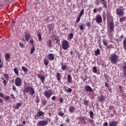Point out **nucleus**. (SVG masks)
Masks as SVG:
<instances>
[{
    "label": "nucleus",
    "mask_w": 126,
    "mask_h": 126,
    "mask_svg": "<svg viewBox=\"0 0 126 126\" xmlns=\"http://www.w3.org/2000/svg\"><path fill=\"white\" fill-rule=\"evenodd\" d=\"M60 73H57L56 77H60Z\"/></svg>",
    "instance_id": "69168bd1"
},
{
    "label": "nucleus",
    "mask_w": 126,
    "mask_h": 126,
    "mask_svg": "<svg viewBox=\"0 0 126 126\" xmlns=\"http://www.w3.org/2000/svg\"><path fill=\"white\" fill-rule=\"evenodd\" d=\"M43 115H44V112L42 111H38L36 114V116L37 117H41V116H43Z\"/></svg>",
    "instance_id": "412c9836"
},
{
    "label": "nucleus",
    "mask_w": 126,
    "mask_h": 126,
    "mask_svg": "<svg viewBox=\"0 0 126 126\" xmlns=\"http://www.w3.org/2000/svg\"><path fill=\"white\" fill-rule=\"evenodd\" d=\"M30 43H31V44H33V43H34V41L33 40V39H31V40L30 41Z\"/></svg>",
    "instance_id": "0e129e2a"
},
{
    "label": "nucleus",
    "mask_w": 126,
    "mask_h": 126,
    "mask_svg": "<svg viewBox=\"0 0 126 126\" xmlns=\"http://www.w3.org/2000/svg\"><path fill=\"white\" fill-rule=\"evenodd\" d=\"M47 125H48V122L44 120L40 121L38 123V125L40 126H45Z\"/></svg>",
    "instance_id": "6e6552de"
},
{
    "label": "nucleus",
    "mask_w": 126,
    "mask_h": 126,
    "mask_svg": "<svg viewBox=\"0 0 126 126\" xmlns=\"http://www.w3.org/2000/svg\"><path fill=\"white\" fill-rule=\"evenodd\" d=\"M30 38H31V36L29 33H27L25 35V39L27 42H28V41L30 40Z\"/></svg>",
    "instance_id": "ddd939ff"
},
{
    "label": "nucleus",
    "mask_w": 126,
    "mask_h": 126,
    "mask_svg": "<svg viewBox=\"0 0 126 126\" xmlns=\"http://www.w3.org/2000/svg\"><path fill=\"white\" fill-rule=\"evenodd\" d=\"M98 100L100 102H102L105 100V96L104 95H100L98 96Z\"/></svg>",
    "instance_id": "a211bd4d"
},
{
    "label": "nucleus",
    "mask_w": 126,
    "mask_h": 126,
    "mask_svg": "<svg viewBox=\"0 0 126 126\" xmlns=\"http://www.w3.org/2000/svg\"><path fill=\"white\" fill-rule=\"evenodd\" d=\"M47 46H48L49 48H52V41L49 39L47 41Z\"/></svg>",
    "instance_id": "f3484780"
},
{
    "label": "nucleus",
    "mask_w": 126,
    "mask_h": 126,
    "mask_svg": "<svg viewBox=\"0 0 126 126\" xmlns=\"http://www.w3.org/2000/svg\"><path fill=\"white\" fill-rule=\"evenodd\" d=\"M124 72V75L126 77V71H123Z\"/></svg>",
    "instance_id": "774afa93"
},
{
    "label": "nucleus",
    "mask_w": 126,
    "mask_h": 126,
    "mask_svg": "<svg viewBox=\"0 0 126 126\" xmlns=\"http://www.w3.org/2000/svg\"><path fill=\"white\" fill-rule=\"evenodd\" d=\"M62 48L63 50H67L69 48V44L67 41L64 40L62 42Z\"/></svg>",
    "instance_id": "f03ea898"
},
{
    "label": "nucleus",
    "mask_w": 126,
    "mask_h": 126,
    "mask_svg": "<svg viewBox=\"0 0 126 126\" xmlns=\"http://www.w3.org/2000/svg\"><path fill=\"white\" fill-rule=\"evenodd\" d=\"M93 72H94V73H97V67H96L95 66L93 68Z\"/></svg>",
    "instance_id": "473e14b6"
},
{
    "label": "nucleus",
    "mask_w": 126,
    "mask_h": 126,
    "mask_svg": "<svg viewBox=\"0 0 126 126\" xmlns=\"http://www.w3.org/2000/svg\"><path fill=\"white\" fill-rule=\"evenodd\" d=\"M30 93L31 95H34V94H35V91H34V89H33V88L31 87V89L30 90Z\"/></svg>",
    "instance_id": "aec40b11"
},
{
    "label": "nucleus",
    "mask_w": 126,
    "mask_h": 126,
    "mask_svg": "<svg viewBox=\"0 0 126 126\" xmlns=\"http://www.w3.org/2000/svg\"><path fill=\"white\" fill-rule=\"evenodd\" d=\"M68 38L69 39H72V38H73V33H70L68 35Z\"/></svg>",
    "instance_id": "58836bf2"
},
{
    "label": "nucleus",
    "mask_w": 126,
    "mask_h": 126,
    "mask_svg": "<svg viewBox=\"0 0 126 126\" xmlns=\"http://www.w3.org/2000/svg\"><path fill=\"white\" fill-rule=\"evenodd\" d=\"M12 90H13V91H16V87H15V86H13L12 87Z\"/></svg>",
    "instance_id": "864d4df0"
},
{
    "label": "nucleus",
    "mask_w": 126,
    "mask_h": 126,
    "mask_svg": "<svg viewBox=\"0 0 126 126\" xmlns=\"http://www.w3.org/2000/svg\"><path fill=\"white\" fill-rule=\"evenodd\" d=\"M84 27H85V25L84 23H82L80 25V30H83L84 29Z\"/></svg>",
    "instance_id": "cd10ccee"
},
{
    "label": "nucleus",
    "mask_w": 126,
    "mask_h": 126,
    "mask_svg": "<svg viewBox=\"0 0 126 126\" xmlns=\"http://www.w3.org/2000/svg\"><path fill=\"white\" fill-rule=\"evenodd\" d=\"M50 91H51V90L46 91L44 92V96H45L47 99H50L51 96H52V93H49Z\"/></svg>",
    "instance_id": "0eeeda50"
},
{
    "label": "nucleus",
    "mask_w": 126,
    "mask_h": 126,
    "mask_svg": "<svg viewBox=\"0 0 126 126\" xmlns=\"http://www.w3.org/2000/svg\"><path fill=\"white\" fill-rule=\"evenodd\" d=\"M85 89L87 92H92L93 91V89L91 88L90 86H86Z\"/></svg>",
    "instance_id": "f8f14e48"
},
{
    "label": "nucleus",
    "mask_w": 126,
    "mask_h": 126,
    "mask_svg": "<svg viewBox=\"0 0 126 126\" xmlns=\"http://www.w3.org/2000/svg\"><path fill=\"white\" fill-rule=\"evenodd\" d=\"M103 44L104 46H107V43H106V42H105L104 40H103Z\"/></svg>",
    "instance_id": "13d9d810"
},
{
    "label": "nucleus",
    "mask_w": 126,
    "mask_h": 126,
    "mask_svg": "<svg viewBox=\"0 0 126 126\" xmlns=\"http://www.w3.org/2000/svg\"><path fill=\"white\" fill-rule=\"evenodd\" d=\"M67 81L69 83H71L72 82V78H71V75L69 74H67Z\"/></svg>",
    "instance_id": "9b49d317"
},
{
    "label": "nucleus",
    "mask_w": 126,
    "mask_h": 126,
    "mask_svg": "<svg viewBox=\"0 0 126 126\" xmlns=\"http://www.w3.org/2000/svg\"><path fill=\"white\" fill-rule=\"evenodd\" d=\"M65 91H67V93H71L72 91V90L68 87H66V88H65Z\"/></svg>",
    "instance_id": "5701e85b"
},
{
    "label": "nucleus",
    "mask_w": 126,
    "mask_h": 126,
    "mask_svg": "<svg viewBox=\"0 0 126 126\" xmlns=\"http://www.w3.org/2000/svg\"><path fill=\"white\" fill-rule=\"evenodd\" d=\"M10 58V56L9 55V54L7 53L5 54V59L6 61H7L9 58Z\"/></svg>",
    "instance_id": "2f4dec72"
},
{
    "label": "nucleus",
    "mask_w": 126,
    "mask_h": 126,
    "mask_svg": "<svg viewBox=\"0 0 126 126\" xmlns=\"http://www.w3.org/2000/svg\"><path fill=\"white\" fill-rule=\"evenodd\" d=\"M87 26L88 28H90L91 27V24H90V22L87 23Z\"/></svg>",
    "instance_id": "c03bdc74"
},
{
    "label": "nucleus",
    "mask_w": 126,
    "mask_h": 126,
    "mask_svg": "<svg viewBox=\"0 0 126 126\" xmlns=\"http://www.w3.org/2000/svg\"><path fill=\"white\" fill-rule=\"evenodd\" d=\"M110 60L112 64H115L118 63V61H119V56L116 54H112L111 55Z\"/></svg>",
    "instance_id": "f257e3e1"
},
{
    "label": "nucleus",
    "mask_w": 126,
    "mask_h": 126,
    "mask_svg": "<svg viewBox=\"0 0 126 126\" xmlns=\"http://www.w3.org/2000/svg\"><path fill=\"white\" fill-rule=\"evenodd\" d=\"M123 48L124 50H126V38L125 39L123 42Z\"/></svg>",
    "instance_id": "7c9ffc66"
},
{
    "label": "nucleus",
    "mask_w": 126,
    "mask_h": 126,
    "mask_svg": "<svg viewBox=\"0 0 126 126\" xmlns=\"http://www.w3.org/2000/svg\"><path fill=\"white\" fill-rule=\"evenodd\" d=\"M22 69L24 71V72H25V73H27V72H28V69L25 67V66H23L22 67Z\"/></svg>",
    "instance_id": "4be33fe9"
},
{
    "label": "nucleus",
    "mask_w": 126,
    "mask_h": 126,
    "mask_svg": "<svg viewBox=\"0 0 126 126\" xmlns=\"http://www.w3.org/2000/svg\"><path fill=\"white\" fill-rule=\"evenodd\" d=\"M90 115L91 119H94V113L92 111H90Z\"/></svg>",
    "instance_id": "c85d7f7f"
},
{
    "label": "nucleus",
    "mask_w": 126,
    "mask_h": 126,
    "mask_svg": "<svg viewBox=\"0 0 126 126\" xmlns=\"http://www.w3.org/2000/svg\"><path fill=\"white\" fill-rule=\"evenodd\" d=\"M105 86L106 87H109V84L107 83H105Z\"/></svg>",
    "instance_id": "338daca9"
},
{
    "label": "nucleus",
    "mask_w": 126,
    "mask_h": 126,
    "mask_svg": "<svg viewBox=\"0 0 126 126\" xmlns=\"http://www.w3.org/2000/svg\"><path fill=\"white\" fill-rule=\"evenodd\" d=\"M116 12L118 16H124V15H125V10L122 8H117Z\"/></svg>",
    "instance_id": "20e7f679"
},
{
    "label": "nucleus",
    "mask_w": 126,
    "mask_h": 126,
    "mask_svg": "<svg viewBox=\"0 0 126 126\" xmlns=\"http://www.w3.org/2000/svg\"><path fill=\"white\" fill-rule=\"evenodd\" d=\"M10 96H11V99H15V96H14V94H11Z\"/></svg>",
    "instance_id": "3c124183"
},
{
    "label": "nucleus",
    "mask_w": 126,
    "mask_h": 126,
    "mask_svg": "<svg viewBox=\"0 0 126 126\" xmlns=\"http://www.w3.org/2000/svg\"><path fill=\"white\" fill-rule=\"evenodd\" d=\"M59 101H60V103H63V98H60Z\"/></svg>",
    "instance_id": "bf43d9fd"
},
{
    "label": "nucleus",
    "mask_w": 126,
    "mask_h": 126,
    "mask_svg": "<svg viewBox=\"0 0 126 126\" xmlns=\"http://www.w3.org/2000/svg\"><path fill=\"white\" fill-rule=\"evenodd\" d=\"M88 121H89V122L91 123V124H92L93 123V120H91L90 119H89L88 120Z\"/></svg>",
    "instance_id": "6e6d98bb"
},
{
    "label": "nucleus",
    "mask_w": 126,
    "mask_h": 126,
    "mask_svg": "<svg viewBox=\"0 0 126 126\" xmlns=\"http://www.w3.org/2000/svg\"><path fill=\"white\" fill-rule=\"evenodd\" d=\"M15 84L16 86H18V87H20L21 86V84H22V80L20 77H17L15 79Z\"/></svg>",
    "instance_id": "7ed1b4c3"
},
{
    "label": "nucleus",
    "mask_w": 126,
    "mask_h": 126,
    "mask_svg": "<svg viewBox=\"0 0 126 126\" xmlns=\"http://www.w3.org/2000/svg\"><path fill=\"white\" fill-rule=\"evenodd\" d=\"M35 52V46H32V49H31L30 54L31 55H32L33 53Z\"/></svg>",
    "instance_id": "c756f323"
},
{
    "label": "nucleus",
    "mask_w": 126,
    "mask_h": 126,
    "mask_svg": "<svg viewBox=\"0 0 126 126\" xmlns=\"http://www.w3.org/2000/svg\"><path fill=\"white\" fill-rule=\"evenodd\" d=\"M100 2L102 4L103 7L105 8V9H107L108 8V3L107 2V1L105 0H100Z\"/></svg>",
    "instance_id": "423d86ee"
},
{
    "label": "nucleus",
    "mask_w": 126,
    "mask_h": 126,
    "mask_svg": "<svg viewBox=\"0 0 126 126\" xmlns=\"http://www.w3.org/2000/svg\"><path fill=\"white\" fill-rule=\"evenodd\" d=\"M51 99L53 101H55V100H56V96H53Z\"/></svg>",
    "instance_id": "052dcab7"
},
{
    "label": "nucleus",
    "mask_w": 126,
    "mask_h": 126,
    "mask_svg": "<svg viewBox=\"0 0 126 126\" xmlns=\"http://www.w3.org/2000/svg\"><path fill=\"white\" fill-rule=\"evenodd\" d=\"M75 110V107H74V106H70L69 107V112H70V113H73Z\"/></svg>",
    "instance_id": "dca6fc26"
},
{
    "label": "nucleus",
    "mask_w": 126,
    "mask_h": 126,
    "mask_svg": "<svg viewBox=\"0 0 126 126\" xmlns=\"http://www.w3.org/2000/svg\"><path fill=\"white\" fill-rule=\"evenodd\" d=\"M48 59L50 61H54L55 60V56L53 54H50L48 55Z\"/></svg>",
    "instance_id": "4468645a"
},
{
    "label": "nucleus",
    "mask_w": 126,
    "mask_h": 126,
    "mask_svg": "<svg viewBox=\"0 0 126 126\" xmlns=\"http://www.w3.org/2000/svg\"><path fill=\"white\" fill-rule=\"evenodd\" d=\"M118 122L117 121H113L109 123V126H117Z\"/></svg>",
    "instance_id": "2eb2a0df"
},
{
    "label": "nucleus",
    "mask_w": 126,
    "mask_h": 126,
    "mask_svg": "<svg viewBox=\"0 0 126 126\" xmlns=\"http://www.w3.org/2000/svg\"><path fill=\"white\" fill-rule=\"evenodd\" d=\"M96 21L97 23H102V17H101V15H97L96 16Z\"/></svg>",
    "instance_id": "1a4fd4ad"
},
{
    "label": "nucleus",
    "mask_w": 126,
    "mask_h": 126,
    "mask_svg": "<svg viewBox=\"0 0 126 126\" xmlns=\"http://www.w3.org/2000/svg\"><path fill=\"white\" fill-rule=\"evenodd\" d=\"M66 67H67V66H66V65H62V69H63V70H65V69L66 68Z\"/></svg>",
    "instance_id": "37998d69"
},
{
    "label": "nucleus",
    "mask_w": 126,
    "mask_h": 126,
    "mask_svg": "<svg viewBox=\"0 0 126 126\" xmlns=\"http://www.w3.org/2000/svg\"><path fill=\"white\" fill-rule=\"evenodd\" d=\"M123 71H126V65L123 67Z\"/></svg>",
    "instance_id": "4d7b16f0"
},
{
    "label": "nucleus",
    "mask_w": 126,
    "mask_h": 126,
    "mask_svg": "<svg viewBox=\"0 0 126 126\" xmlns=\"http://www.w3.org/2000/svg\"><path fill=\"white\" fill-rule=\"evenodd\" d=\"M20 106H21V103H18L16 104L15 106V110H18V109H19V107H20Z\"/></svg>",
    "instance_id": "b1692460"
},
{
    "label": "nucleus",
    "mask_w": 126,
    "mask_h": 126,
    "mask_svg": "<svg viewBox=\"0 0 126 126\" xmlns=\"http://www.w3.org/2000/svg\"><path fill=\"white\" fill-rule=\"evenodd\" d=\"M109 28L110 30V32H114L115 29V25H114V21H111L108 24Z\"/></svg>",
    "instance_id": "39448f33"
},
{
    "label": "nucleus",
    "mask_w": 126,
    "mask_h": 126,
    "mask_svg": "<svg viewBox=\"0 0 126 126\" xmlns=\"http://www.w3.org/2000/svg\"><path fill=\"white\" fill-rule=\"evenodd\" d=\"M19 46L21 48H24V44L22 43H20Z\"/></svg>",
    "instance_id": "a18cd8bd"
},
{
    "label": "nucleus",
    "mask_w": 126,
    "mask_h": 126,
    "mask_svg": "<svg viewBox=\"0 0 126 126\" xmlns=\"http://www.w3.org/2000/svg\"><path fill=\"white\" fill-rule=\"evenodd\" d=\"M95 4H96V5H99L100 4V2H99V1L98 0H96Z\"/></svg>",
    "instance_id": "603ef678"
},
{
    "label": "nucleus",
    "mask_w": 126,
    "mask_h": 126,
    "mask_svg": "<svg viewBox=\"0 0 126 126\" xmlns=\"http://www.w3.org/2000/svg\"><path fill=\"white\" fill-rule=\"evenodd\" d=\"M42 104L43 106H45V105L47 104V100H46L45 99H44L43 100H42Z\"/></svg>",
    "instance_id": "a19ab883"
},
{
    "label": "nucleus",
    "mask_w": 126,
    "mask_h": 126,
    "mask_svg": "<svg viewBox=\"0 0 126 126\" xmlns=\"http://www.w3.org/2000/svg\"><path fill=\"white\" fill-rule=\"evenodd\" d=\"M43 62L45 65L47 66L48 64H49V62H48V60L47 59H43Z\"/></svg>",
    "instance_id": "bb28decb"
},
{
    "label": "nucleus",
    "mask_w": 126,
    "mask_h": 126,
    "mask_svg": "<svg viewBox=\"0 0 126 126\" xmlns=\"http://www.w3.org/2000/svg\"><path fill=\"white\" fill-rule=\"evenodd\" d=\"M80 18H81V17L79 16L78 18H77L76 20L77 23H78V22H79V21H80Z\"/></svg>",
    "instance_id": "de8ad7c7"
},
{
    "label": "nucleus",
    "mask_w": 126,
    "mask_h": 126,
    "mask_svg": "<svg viewBox=\"0 0 126 126\" xmlns=\"http://www.w3.org/2000/svg\"><path fill=\"white\" fill-rule=\"evenodd\" d=\"M103 126H108V123L105 122V123L103 124Z\"/></svg>",
    "instance_id": "e2e57ef3"
},
{
    "label": "nucleus",
    "mask_w": 126,
    "mask_h": 126,
    "mask_svg": "<svg viewBox=\"0 0 126 126\" xmlns=\"http://www.w3.org/2000/svg\"><path fill=\"white\" fill-rule=\"evenodd\" d=\"M14 71L15 74L18 75V70H17V68H14Z\"/></svg>",
    "instance_id": "79ce46f5"
},
{
    "label": "nucleus",
    "mask_w": 126,
    "mask_h": 126,
    "mask_svg": "<svg viewBox=\"0 0 126 126\" xmlns=\"http://www.w3.org/2000/svg\"><path fill=\"white\" fill-rule=\"evenodd\" d=\"M38 77L40 79V81H41L42 83H44L45 82V76L41 75L38 74Z\"/></svg>",
    "instance_id": "9d476101"
},
{
    "label": "nucleus",
    "mask_w": 126,
    "mask_h": 126,
    "mask_svg": "<svg viewBox=\"0 0 126 126\" xmlns=\"http://www.w3.org/2000/svg\"><path fill=\"white\" fill-rule=\"evenodd\" d=\"M31 89V87H26L24 90V92H26V93H29V92H30Z\"/></svg>",
    "instance_id": "6ab92c4d"
},
{
    "label": "nucleus",
    "mask_w": 126,
    "mask_h": 126,
    "mask_svg": "<svg viewBox=\"0 0 126 126\" xmlns=\"http://www.w3.org/2000/svg\"><path fill=\"white\" fill-rule=\"evenodd\" d=\"M89 102V101L87 100H84V105H85V106H87L88 105V103Z\"/></svg>",
    "instance_id": "e433bc0d"
},
{
    "label": "nucleus",
    "mask_w": 126,
    "mask_h": 126,
    "mask_svg": "<svg viewBox=\"0 0 126 126\" xmlns=\"http://www.w3.org/2000/svg\"><path fill=\"white\" fill-rule=\"evenodd\" d=\"M120 22H124V21H126V17H123L120 19Z\"/></svg>",
    "instance_id": "4c0bfd02"
},
{
    "label": "nucleus",
    "mask_w": 126,
    "mask_h": 126,
    "mask_svg": "<svg viewBox=\"0 0 126 126\" xmlns=\"http://www.w3.org/2000/svg\"><path fill=\"white\" fill-rule=\"evenodd\" d=\"M4 98L6 99V100H9V99H10V97H9L8 95H7L5 97H4Z\"/></svg>",
    "instance_id": "5fc2aeb1"
},
{
    "label": "nucleus",
    "mask_w": 126,
    "mask_h": 126,
    "mask_svg": "<svg viewBox=\"0 0 126 126\" xmlns=\"http://www.w3.org/2000/svg\"><path fill=\"white\" fill-rule=\"evenodd\" d=\"M6 80H3V85H4V86H6Z\"/></svg>",
    "instance_id": "49530a36"
},
{
    "label": "nucleus",
    "mask_w": 126,
    "mask_h": 126,
    "mask_svg": "<svg viewBox=\"0 0 126 126\" xmlns=\"http://www.w3.org/2000/svg\"><path fill=\"white\" fill-rule=\"evenodd\" d=\"M59 116L60 117H62L63 118H64V117H65L64 114L63 112H60L59 113Z\"/></svg>",
    "instance_id": "ea45409f"
},
{
    "label": "nucleus",
    "mask_w": 126,
    "mask_h": 126,
    "mask_svg": "<svg viewBox=\"0 0 126 126\" xmlns=\"http://www.w3.org/2000/svg\"><path fill=\"white\" fill-rule=\"evenodd\" d=\"M4 77L6 79V80H7V81H8V80H9V76H8V74H4Z\"/></svg>",
    "instance_id": "393cba45"
},
{
    "label": "nucleus",
    "mask_w": 126,
    "mask_h": 126,
    "mask_svg": "<svg viewBox=\"0 0 126 126\" xmlns=\"http://www.w3.org/2000/svg\"><path fill=\"white\" fill-rule=\"evenodd\" d=\"M49 19H50V18H49V17H47V18H45L44 19V20L46 22H48L49 21Z\"/></svg>",
    "instance_id": "8fccbe9b"
},
{
    "label": "nucleus",
    "mask_w": 126,
    "mask_h": 126,
    "mask_svg": "<svg viewBox=\"0 0 126 126\" xmlns=\"http://www.w3.org/2000/svg\"><path fill=\"white\" fill-rule=\"evenodd\" d=\"M37 37H38L39 41L41 42V41H42V36L41 35V34H37Z\"/></svg>",
    "instance_id": "f704fd0d"
},
{
    "label": "nucleus",
    "mask_w": 126,
    "mask_h": 126,
    "mask_svg": "<svg viewBox=\"0 0 126 126\" xmlns=\"http://www.w3.org/2000/svg\"><path fill=\"white\" fill-rule=\"evenodd\" d=\"M79 120L80 121H81V122H83V121H85V120H86V117H80L79 118Z\"/></svg>",
    "instance_id": "72a5a7b5"
},
{
    "label": "nucleus",
    "mask_w": 126,
    "mask_h": 126,
    "mask_svg": "<svg viewBox=\"0 0 126 126\" xmlns=\"http://www.w3.org/2000/svg\"><path fill=\"white\" fill-rule=\"evenodd\" d=\"M94 55L95 56H98V55H100V49H99V48H97L95 51Z\"/></svg>",
    "instance_id": "a878e982"
},
{
    "label": "nucleus",
    "mask_w": 126,
    "mask_h": 126,
    "mask_svg": "<svg viewBox=\"0 0 126 126\" xmlns=\"http://www.w3.org/2000/svg\"><path fill=\"white\" fill-rule=\"evenodd\" d=\"M82 79H83V81H86V80H87V77H83V78H82Z\"/></svg>",
    "instance_id": "09e8293b"
},
{
    "label": "nucleus",
    "mask_w": 126,
    "mask_h": 126,
    "mask_svg": "<svg viewBox=\"0 0 126 126\" xmlns=\"http://www.w3.org/2000/svg\"><path fill=\"white\" fill-rule=\"evenodd\" d=\"M101 10H103V8L102 7H99L98 9V11H101Z\"/></svg>",
    "instance_id": "680f3d73"
},
{
    "label": "nucleus",
    "mask_w": 126,
    "mask_h": 126,
    "mask_svg": "<svg viewBox=\"0 0 126 126\" xmlns=\"http://www.w3.org/2000/svg\"><path fill=\"white\" fill-rule=\"evenodd\" d=\"M84 14V9H83L81 10V12H80L79 16H80L81 17V16H82V15H83Z\"/></svg>",
    "instance_id": "c9c22d12"
}]
</instances>
